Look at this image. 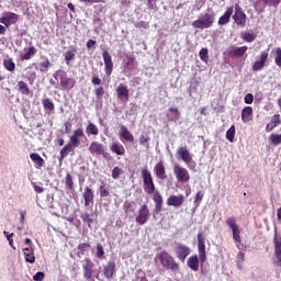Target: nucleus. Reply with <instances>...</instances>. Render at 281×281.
I'll list each match as a JSON object with an SVG mask.
<instances>
[{"label":"nucleus","instance_id":"nucleus-32","mask_svg":"<svg viewBox=\"0 0 281 281\" xmlns=\"http://www.w3.org/2000/svg\"><path fill=\"white\" fill-rule=\"evenodd\" d=\"M280 125H281L280 114H274L272 116L271 122L267 124L266 132L271 133V131H273V128H277V126H280Z\"/></svg>","mask_w":281,"mask_h":281},{"label":"nucleus","instance_id":"nucleus-43","mask_svg":"<svg viewBox=\"0 0 281 281\" xmlns=\"http://www.w3.org/2000/svg\"><path fill=\"white\" fill-rule=\"evenodd\" d=\"M99 193L101 199H104L106 196H111V191L109 190V187H106V183L102 182L99 187Z\"/></svg>","mask_w":281,"mask_h":281},{"label":"nucleus","instance_id":"nucleus-51","mask_svg":"<svg viewBox=\"0 0 281 281\" xmlns=\"http://www.w3.org/2000/svg\"><path fill=\"white\" fill-rule=\"evenodd\" d=\"M265 5L268 8H278V4L281 3V0H261Z\"/></svg>","mask_w":281,"mask_h":281},{"label":"nucleus","instance_id":"nucleus-33","mask_svg":"<svg viewBox=\"0 0 281 281\" xmlns=\"http://www.w3.org/2000/svg\"><path fill=\"white\" fill-rule=\"evenodd\" d=\"M254 120V109L251 106H246L241 110V121L247 123Z\"/></svg>","mask_w":281,"mask_h":281},{"label":"nucleus","instance_id":"nucleus-42","mask_svg":"<svg viewBox=\"0 0 281 281\" xmlns=\"http://www.w3.org/2000/svg\"><path fill=\"white\" fill-rule=\"evenodd\" d=\"M240 38L244 40L245 43H254V41H256V34L249 32H241Z\"/></svg>","mask_w":281,"mask_h":281},{"label":"nucleus","instance_id":"nucleus-19","mask_svg":"<svg viewBox=\"0 0 281 281\" xmlns=\"http://www.w3.org/2000/svg\"><path fill=\"white\" fill-rule=\"evenodd\" d=\"M274 244V256L277 258V261H274V265L277 267H281V236L276 234L273 238Z\"/></svg>","mask_w":281,"mask_h":281},{"label":"nucleus","instance_id":"nucleus-8","mask_svg":"<svg viewBox=\"0 0 281 281\" xmlns=\"http://www.w3.org/2000/svg\"><path fill=\"white\" fill-rule=\"evenodd\" d=\"M173 175L180 183H188V181H190V171L180 165L173 166Z\"/></svg>","mask_w":281,"mask_h":281},{"label":"nucleus","instance_id":"nucleus-60","mask_svg":"<svg viewBox=\"0 0 281 281\" xmlns=\"http://www.w3.org/2000/svg\"><path fill=\"white\" fill-rule=\"evenodd\" d=\"M92 85H94L95 87L102 85V79H100V77L98 75L92 76L91 79Z\"/></svg>","mask_w":281,"mask_h":281},{"label":"nucleus","instance_id":"nucleus-38","mask_svg":"<svg viewBox=\"0 0 281 281\" xmlns=\"http://www.w3.org/2000/svg\"><path fill=\"white\" fill-rule=\"evenodd\" d=\"M30 158L33 162H35V166H37V168H43L45 166V159H43V157H41V155H38L37 153L31 154Z\"/></svg>","mask_w":281,"mask_h":281},{"label":"nucleus","instance_id":"nucleus-5","mask_svg":"<svg viewBox=\"0 0 281 281\" xmlns=\"http://www.w3.org/2000/svg\"><path fill=\"white\" fill-rule=\"evenodd\" d=\"M214 13H204L201 18L192 22L195 30H207L214 25Z\"/></svg>","mask_w":281,"mask_h":281},{"label":"nucleus","instance_id":"nucleus-20","mask_svg":"<svg viewBox=\"0 0 281 281\" xmlns=\"http://www.w3.org/2000/svg\"><path fill=\"white\" fill-rule=\"evenodd\" d=\"M154 172L157 179L161 181H166L168 179V175L166 173V165H164V160L157 162L154 167Z\"/></svg>","mask_w":281,"mask_h":281},{"label":"nucleus","instance_id":"nucleus-4","mask_svg":"<svg viewBox=\"0 0 281 281\" xmlns=\"http://www.w3.org/2000/svg\"><path fill=\"white\" fill-rule=\"evenodd\" d=\"M158 260L164 269L169 271H179V263L175 261V258L170 256L168 251L162 250L160 254H158Z\"/></svg>","mask_w":281,"mask_h":281},{"label":"nucleus","instance_id":"nucleus-59","mask_svg":"<svg viewBox=\"0 0 281 281\" xmlns=\"http://www.w3.org/2000/svg\"><path fill=\"white\" fill-rule=\"evenodd\" d=\"M33 280L35 281H43L45 280V272H36L35 276L33 277Z\"/></svg>","mask_w":281,"mask_h":281},{"label":"nucleus","instance_id":"nucleus-52","mask_svg":"<svg viewBox=\"0 0 281 281\" xmlns=\"http://www.w3.org/2000/svg\"><path fill=\"white\" fill-rule=\"evenodd\" d=\"M81 220L88 225V227H91V225L93 224V220L91 218V215H89V213H82Z\"/></svg>","mask_w":281,"mask_h":281},{"label":"nucleus","instance_id":"nucleus-10","mask_svg":"<svg viewBox=\"0 0 281 281\" xmlns=\"http://www.w3.org/2000/svg\"><path fill=\"white\" fill-rule=\"evenodd\" d=\"M247 49H249L247 46L231 45L227 47L226 54H228L231 58H243V56L247 54Z\"/></svg>","mask_w":281,"mask_h":281},{"label":"nucleus","instance_id":"nucleus-49","mask_svg":"<svg viewBox=\"0 0 281 281\" xmlns=\"http://www.w3.org/2000/svg\"><path fill=\"white\" fill-rule=\"evenodd\" d=\"M272 146H280L281 144V134H271L269 137Z\"/></svg>","mask_w":281,"mask_h":281},{"label":"nucleus","instance_id":"nucleus-9","mask_svg":"<svg viewBox=\"0 0 281 281\" xmlns=\"http://www.w3.org/2000/svg\"><path fill=\"white\" fill-rule=\"evenodd\" d=\"M149 218H150V210L148 209V205L143 204L138 209V214H137L135 221L138 225H146V223H148Z\"/></svg>","mask_w":281,"mask_h":281},{"label":"nucleus","instance_id":"nucleus-27","mask_svg":"<svg viewBox=\"0 0 281 281\" xmlns=\"http://www.w3.org/2000/svg\"><path fill=\"white\" fill-rule=\"evenodd\" d=\"M232 14H234V7H228L224 14L218 19V25H227L232 19Z\"/></svg>","mask_w":281,"mask_h":281},{"label":"nucleus","instance_id":"nucleus-15","mask_svg":"<svg viewBox=\"0 0 281 281\" xmlns=\"http://www.w3.org/2000/svg\"><path fill=\"white\" fill-rule=\"evenodd\" d=\"M102 58L104 63L105 76L111 77V74H113V57H111V54H109V50L104 49L102 52Z\"/></svg>","mask_w":281,"mask_h":281},{"label":"nucleus","instance_id":"nucleus-6","mask_svg":"<svg viewBox=\"0 0 281 281\" xmlns=\"http://www.w3.org/2000/svg\"><path fill=\"white\" fill-rule=\"evenodd\" d=\"M81 267H82L83 280H86V281H95V277H93V274L95 273V270H94L95 265L93 263L91 258L86 257L81 261Z\"/></svg>","mask_w":281,"mask_h":281},{"label":"nucleus","instance_id":"nucleus-31","mask_svg":"<svg viewBox=\"0 0 281 281\" xmlns=\"http://www.w3.org/2000/svg\"><path fill=\"white\" fill-rule=\"evenodd\" d=\"M201 262V258L196 255L189 257L187 265L191 271H199V265Z\"/></svg>","mask_w":281,"mask_h":281},{"label":"nucleus","instance_id":"nucleus-58","mask_svg":"<svg viewBox=\"0 0 281 281\" xmlns=\"http://www.w3.org/2000/svg\"><path fill=\"white\" fill-rule=\"evenodd\" d=\"M245 104H254V94L247 93L244 98Z\"/></svg>","mask_w":281,"mask_h":281},{"label":"nucleus","instance_id":"nucleus-17","mask_svg":"<svg viewBox=\"0 0 281 281\" xmlns=\"http://www.w3.org/2000/svg\"><path fill=\"white\" fill-rule=\"evenodd\" d=\"M82 199H83L85 207H89L90 205H93L95 201V193L93 192V189H91V187L85 188L82 192Z\"/></svg>","mask_w":281,"mask_h":281},{"label":"nucleus","instance_id":"nucleus-2","mask_svg":"<svg viewBox=\"0 0 281 281\" xmlns=\"http://www.w3.org/2000/svg\"><path fill=\"white\" fill-rule=\"evenodd\" d=\"M82 137H85V130L79 127L72 132V135L69 136L68 143L60 149L58 161L63 164L66 157L69 155H76V148L80 147Z\"/></svg>","mask_w":281,"mask_h":281},{"label":"nucleus","instance_id":"nucleus-62","mask_svg":"<svg viewBox=\"0 0 281 281\" xmlns=\"http://www.w3.org/2000/svg\"><path fill=\"white\" fill-rule=\"evenodd\" d=\"M203 196H204L203 192L198 191L194 196V203H201V201H203Z\"/></svg>","mask_w":281,"mask_h":281},{"label":"nucleus","instance_id":"nucleus-7","mask_svg":"<svg viewBox=\"0 0 281 281\" xmlns=\"http://www.w3.org/2000/svg\"><path fill=\"white\" fill-rule=\"evenodd\" d=\"M233 20L239 27L247 26V14L245 11H243V8H240L239 3L235 4V13L233 15Z\"/></svg>","mask_w":281,"mask_h":281},{"label":"nucleus","instance_id":"nucleus-35","mask_svg":"<svg viewBox=\"0 0 281 281\" xmlns=\"http://www.w3.org/2000/svg\"><path fill=\"white\" fill-rule=\"evenodd\" d=\"M23 251H25L24 252L25 262H30V265H34L36 262V257L34 256V248L32 247L24 248Z\"/></svg>","mask_w":281,"mask_h":281},{"label":"nucleus","instance_id":"nucleus-34","mask_svg":"<svg viewBox=\"0 0 281 281\" xmlns=\"http://www.w3.org/2000/svg\"><path fill=\"white\" fill-rule=\"evenodd\" d=\"M77 52H78V48L74 46L69 47V49L64 55L66 65H71V60H76Z\"/></svg>","mask_w":281,"mask_h":281},{"label":"nucleus","instance_id":"nucleus-39","mask_svg":"<svg viewBox=\"0 0 281 281\" xmlns=\"http://www.w3.org/2000/svg\"><path fill=\"white\" fill-rule=\"evenodd\" d=\"M3 67L4 69H7V71H10L12 74L16 69V64H14V59L7 58L3 60Z\"/></svg>","mask_w":281,"mask_h":281},{"label":"nucleus","instance_id":"nucleus-54","mask_svg":"<svg viewBox=\"0 0 281 281\" xmlns=\"http://www.w3.org/2000/svg\"><path fill=\"white\" fill-rule=\"evenodd\" d=\"M274 63H276L277 67H281V48L280 47L276 48Z\"/></svg>","mask_w":281,"mask_h":281},{"label":"nucleus","instance_id":"nucleus-25","mask_svg":"<svg viewBox=\"0 0 281 281\" xmlns=\"http://www.w3.org/2000/svg\"><path fill=\"white\" fill-rule=\"evenodd\" d=\"M128 95H130L128 87L124 85H120L116 88L117 100H121L122 102H128Z\"/></svg>","mask_w":281,"mask_h":281},{"label":"nucleus","instance_id":"nucleus-30","mask_svg":"<svg viewBox=\"0 0 281 281\" xmlns=\"http://www.w3.org/2000/svg\"><path fill=\"white\" fill-rule=\"evenodd\" d=\"M25 53L20 54V60H32L36 56V47L30 46L24 49Z\"/></svg>","mask_w":281,"mask_h":281},{"label":"nucleus","instance_id":"nucleus-56","mask_svg":"<svg viewBox=\"0 0 281 281\" xmlns=\"http://www.w3.org/2000/svg\"><path fill=\"white\" fill-rule=\"evenodd\" d=\"M122 168L114 167L112 170V179H120V175H122Z\"/></svg>","mask_w":281,"mask_h":281},{"label":"nucleus","instance_id":"nucleus-14","mask_svg":"<svg viewBox=\"0 0 281 281\" xmlns=\"http://www.w3.org/2000/svg\"><path fill=\"white\" fill-rule=\"evenodd\" d=\"M176 256L180 262H186V259L190 256V247L186 244L178 243L176 244Z\"/></svg>","mask_w":281,"mask_h":281},{"label":"nucleus","instance_id":"nucleus-18","mask_svg":"<svg viewBox=\"0 0 281 281\" xmlns=\"http://www.w3.org/2000/svg\"><path fill=\"white\" fill-rule=\"evenodd\" d=\"M186 203V196L183 194L179 195H170L167 199V205L169 207H182V205Z\"/></svg>","mask_w":281,"mask_h":281},{"label":"nucleus","instance_id":"nucleus-23","mask_svg":"<svg viewBox=\"0 0 281 281\" xmlns=\"http://www.w3.org/2000/svg\"><path fill=\"white\" fill-rule=\"evenodd\" d=\"M110 150L119 157H124V155H126V148H124V145L117 140L111 143Z\"/></svg>","mask_w":281,"mask_h":281},{"label":"nucleus","instance_id":"nucleus-64","mask_svg":"<svg viewBox=\"0 0 281 281\" xmlns=\"http://www.w3.org/2000/svg\"><path fill=\"white\" fill-rule=\"evenodd\" d=\"M101 157H103V159H105V161H112L113 160V157L111 156V154H109L106 151V149L103 150V154H101Z\"/></svg>","mask_w":281,"mask_h":281},{"label":"nucleus","instance_id":"nucleus-16","mask_svg":"<svg viewBox=\"0 0 281 281\" xmlns=\"http://www.w3.org/2000/svg\"><path fill=\"white\" fill-rule=\"evenodd\" d=\"M19 21V14L14 12H5L3 16L0 18V23L5 27H10V25H14Z\"/></svg>","mask_w":281,"mask_h":281},{"label":"nucleus","instance_id":"nucleus-57","mask_svg":"<svg viewBox=\"0 0 281 281\" xmlns=\"http://www.w3.org/2000/svg\"><path fill=\"white\" fill-rule=\"evenodd\" d=\"M140 146H146L150 142V137L142 134L138 138Z\"/></svg>","mask_w":281,"mask_h":281},{"label":"nucleus","instance_id":"nucleus-24","mask_svg":"<svg viewBox=\"0 0 281 281\" xmlns=\"http://www.w3.org/2000/svg\"><path fill=\"white\" fill-rule=\"evenodd\" d=\"M177 155L180 156V159H182L184 164H192V154L188 150V146L179 147L177 149Z\"/></svg>","mask_w":281,"mask_h":281},{"label":"nucleus","instance_id":"nucleus-45","mask_svg":"<svg viewBox=\"0 0 281 281\" xmlns=\"http://www.w3.org/2000/svg\"><path fill=\"white\" fill-rule=\"evenodd\" d=\"M236 137V125H232L227 131H226V139L233 144L234 138Z\"/></svg>","mask_w":281,"mask_h":281},{"label":"nucleus","instance_id":"nucleus-47","mask_svg":"<svg viewBox=\"0 0 281 281\" xmlns=\"http://www.w3.org/2000/svg\"><path fill=\"white\" fill-rule=\"evenodd\" d=\"M65 186L67 190H74V176L71 173H66Z\"/></svg>","mask_w":281,"mask_h":281},{"label":"nucleus","instance_id":"nucleus-36","mask_svg":"<svg viewBox=\"0 0 281 281\" xmlns=\"http://www.w3.org/2000/svg\"><path fill=\"white\" fill-rule=\"evenodd\" d=\"M16 91L21 95H30V86L25 81H18Z\"/></svg>","mask_w":281,"mask_h":281},{"label":"nucleus","instance_id":"nucleus-61","mask_svg":"<svg viewBox=\"0 0 281 281\" xmlns=\"http://www.w3.org/2000/svg\"><path fill=\"white\" fill-rule=\"evenodd\" d=\"M94 94H95L97 98H99V99L102 98V95H104V88H103V87L95 88Z\"/></svg>","mask_w":281,"mask_h":281},{"label":"nucleus","instance_id":"nucleus-22","mask_svg":"<svg viewBox=\"0 0 281 281\" xmlns=\"http://www.w3.org/2000/svg\"><path fill=\"white\" fill-rule=\"evenodd\" d=\"M116 269H115V261H109L104 267H103V276L106 278V280H113L115 277Z\"/></svg>","mask_w":281,"mask_h":281},{"label":"nucleus","instance_id":"nucleus-28","mask_svg":"<svg viewBox=\"0 0 281 281\" xmlns=\"http://www.w3.org/2000/svg\"><path fill=\"white\" fill-rule=\"evenodd\" d=\"M123 212L126 218H133V214H135V203L131 201H125L123 203Z\"/></svg>","mask_w":281,"mask_h":281},{"label":"nucleus","instance_id":"nucleus-53","mask_svg":"<svg viewBox=\"0 0 281 281\" xmlns=\"http://www.w3.org/2000/svg\"><path fill=\"white\" fill-rule=\"evenodd\" d=\"M3 234L7 237V240L9 241L10 247H14V239H13L14 233L10 234L8 231H4Z\"/></svg>","mask_w":281,"mask_h":281},{"label":"nucleus","instance_id":"nucleus-13","mask_svg":"<svg viewBox=\"0 0 281 281\" xmlns=\"http://www.w3.org/2000/svg\"><path fill=\"white\" fill-rule=\"evenodd\" d=\"M198 251L201 265L207 260V256L205 255V237L203 236V232L198 234Z\"/></svg>","mask_w":281,"mask_h":281},{"label":"nucleus","instance_id":"nucleus-46","mask_svg":"<svg viewBox=\"0 0 281 281\" xmlns=\"http://www.w3.org/2000/svg\"><path fill=\"white\" fill-rule=\"evenodd\" d=\"M77 249L81 256H85L89 249H91V244L90 243H81L77 246Z\"/></svg>","mask_w":281,"mask_h":281},{"label":"nucleus","instance_id":"nucleus-3","mask_svg":"<svg viewBox=\"0 0 281 281\" xmlns=\"http://www.w3.org/2000/svg\"><path fill=\"white\" fill-rule=\"evenodd\" d=\"M54 78L55 80H59V85L64 91H71L76 87V79L69 77L65 70H57Z\"/></svg>","mask_w":281,"mask_h":281},{"label":"nucleus","instance_id":"nucleus-63","mask_svg":"<svg viewBox=\"0 0 281 281\" xmlns=\"http://www.w3.org/2000/svg\"><path fill=\"white\" fill-rule=\"evenodd\" d=\"M243 262H245V252L239 251V252L237 254V263H238V265H243Z\"/></svg>","mask_w":281,"mask_h":281},{"label":"nucleus","instance_id":"nucleus-55","mask_svg":"<svg viewBox=\"0 0 281 281\" xmlns=\"http://www.w3.org/2000/svg\"><path fill=\"white\" fill-rule=\"evenodd\" d=\"M135 27H137V30H148L150 27V24H148V22L146 21H140L135 24Z\"/></svg>","mask_w":281,"mask_h":281},{"label":"nucleus","instance_id":"nucleus-29","mask_svg":"<svg viewBox=\"0 0 281 281\" xmlns=\"http://www.w3.org/2000/svg\"><path fill=\"white\" fill-rule=\"evenodd\" d=\"M34 65L27 66L25 68V78L30 85H34V81L36 80V71L34 70Z\"/></svg>","mask_w":281,"mask_h":281},{"label":"nucleus","instance_id":"nucleus-11","mask_svg":"<svg viewBox=\"0 0 281 281\" xmlns=\"http://www.w3.org/2000/svg\"><path fill=\"white\" fill-rule=\"evenodd\" d=\"M269 63V50H263L260 53V57L252 64V71H262Z\"/></svg>","mask_w":281,"mask_h":281},{"label":"nucleus","instance_id":"nucleus-12","mask_svg":"<svg viewBox=\"0 0 281 281\" xmlns=\"http://www.w3.org/2000/svg\"><path fill=\"white\" fill-rule=\"evenodd\" d=\"M225 223L232 229L233 239L235 243H241L243 239L240 238V229L238 228V224H236V217H228Z\"/></svg>","mask_w":281,"mask_h":281},{"label":"nucleus","instance_id":"nucleus-26","mask_svg":"<svg viewBox=\"0 0 281 281\" xmlns=\"http://www.w3.org/2000/svg\"><path fill=\"white\" fill-rule=\"evenodd\" d=\"M119 137L121 139H124V142H130L131 144L135 142V136H133V133H131V131H128V127L124 125L121 126V130L119 132Z\"/></svg>","mask_w":281,"mask_h":281},{"label":"nucleus","instance_id":"nucleus-40","mask_svg":"<svg viewBox=\"0 0 281 281\" xmlns=\"http://www.w3.org/2000/svg\"><path fill=\"white\" fill-rule=\"evenodd\" d=\"M50 66L52 64L49 63V59L47 57H44V60L38 64V67H36V69H38L42 74H45L48 71Z\"/></svg>","mask_w":281,"mask_h":281},{"label":"nucleus","instance_id":"nucleus-21","mask_svg":"<svg viewBox=\"0 0 281 281\" xmlns=\"http://www.w3.org/2000/svg\"><path fill=\"white\" fill-rule=\"evenodd\" d=\"M106 147L100 142H92L88 148L89 153L93 155V157H100L104 153Z\"/></svg>","mask_w":281,"mask_h":281},{"label":"nucleus","instance_id":"nucleus-37","mask_svg":"<svg viewBox=\"0 0 281 281\" xmlns=\"http://www.w3.org/2000/svg\"><path fill=\"white\" fill-rule=\"evenodd\" d=\"M86 133H87V135L98 136L100 134V130L98 128V125H95L91 121H89L86 126Z\"/></svg>","mask_w":281,"mask_h":281},{"label":"nucleus","instance_id":"nucleus-44","mask_svg":"<svg viewBox=\"0 0 281 281\" xmlns=\"http://www.w3.org/2000/svg\"><path fill=\"white\" fill-rule=\"evenodd\" d=\"M169 113L172 114L171 117H169V122H177L181 119V113L179 112V109L177 108H169Z\"/></svg>","mask_w":281,"mask_h":281},{"label":"nucleus","instance_id":"nucleus-1","mask_svg":"<svg viewBox=\"0 0 281 281\" xmlns=\"http://www.w3.org/2000/svg\"><path fill=\"white\" fill-rule=\"evenodd\" d=\"M140 177L143 180V190L146 194H154L153 201L155 203L154 214H159L164 207V196L155 187V180L153 173L148 170V167H144L140 170Z\"/></svg>","mask_w":281,"mask_h":281},{"label":"nucleus","instance_id":"nucleus-48","mask_svg":"<svg viewBox=\"0 0 281 281\" xmlns=\"http://www.w3.org/2000/svg\"><path fill=\"white\" fill-rule=\"evenodd\" d=\"M95 258L99 260H104V246L102 244H97V252H95Z\"/></svg>","mask_w":281,"mask_h":281},{"label":"nucleus","instance_id":"nucleus-41","mask_svg":"<svg viewBox=\"0 0 281 281\" xmlns=\"http://www.w3.org/2000/svg\"><path fill=\"white\" fill-rule=\"evenodd\" d=\"M42 104L48 113L54 112V110L56 109V105H54V101L47 98L43 99Z\"/></svg>","mask_w":281,"mask_h":281},{"label":"nucleus","instance_id":"nucleus-50","mask_svg":"<svg viewBox=\"0 0 281 281\" xmlns=\"http://www.w3.org/2000/svg\"><path fill=\"white\" fill-rule=\"evenodd\" d=\"M199 56L203 63H207V60H210L207 48H201Z\"/></svg>","mask_w":281,"mask_h":281}]
</instances>
